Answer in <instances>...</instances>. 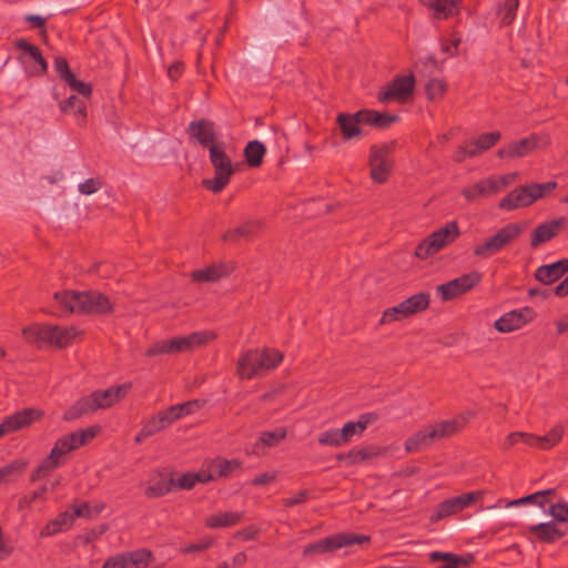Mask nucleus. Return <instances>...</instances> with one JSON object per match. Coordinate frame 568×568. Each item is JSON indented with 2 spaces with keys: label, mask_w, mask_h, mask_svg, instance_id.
<instances>
[{
  "label": "nucleus",
  "mask_w": 568,
  "mask_h": 568,
  "mask_svg": "<svg viewBox=\"0 0 568 568\" xmlns=\"http://www.w3.org/2000/svg\"><path fill=\"white\" fill-rule=\"evenodd\" d=\"M527 530L536 541L544 544H555L567 536V529L554 520L531 525Z\"/></svg>",
  "instance_id": "nucleus-23"
},
{
  "label": "nucleus",
  "mask_w": 568,
  "mask_h": 568,
  "mask_svg": "<svg viewBox=\"0 0 568 568\" xmlns=\"http://www.w3.org/2000/svg\"><path fill=\"white\" fill-rule=\"evenodd\" d=\"M16 47L28 54L30 60L33 62V67L31 70L32 75H42L48 70V63L45 59L43 58L40 49L32 43H29L24 39H19L16 42Z\"/></svg>",
  "instance_id": "nucleus-27"
},
{
  "label": "nucleus",
  "mask_w": 568,
  "mask_h": 568,
  "mask_svg": "<svg viewBox=\"0 0 568 568\" xmlns=\"http://www.w3.org/2000/svg\"><path fill=\"white\" fill-rule=\"evenodd\" d=\"M518 8V0H505L498 8V16L503 26L513 23Z\"/></svg>",
  "instance_id": "nucleus-46"
},
{
  "label": "nucleus",
  "mask_w": 568,
  "mask_h": 568,
  "mask_svg": "<svg viewBox=\"0 0 568 568\" xmlns=\"http://www.w3.org/2000/svg\"><path fill=\"white\" fill-rule=\"evenodd\" d=\"M22 334L29 343L48 344L64 348L72 343L78 335V331L74 326L34 324L26 327Z\"/></svg>",
  "instance_id": "nucleus-3"
},
{
  "label": "nucleus",
  "mask_w": 568,
  "mask_h": 568,
  "mask_svg": "<svg viewBox=\"0 0 568 568\" xmlns=\"http://www.w3.org/2000/svg\"><path fill=\"white\" fill-rule=\"evenodd\" d=\"M175 409L179 414V418H182L184 416L191 415L195 413L197 409H200L203 406V402L199 399L189 400L182 404L174 405Z\"/></svg>",
  "instance_id": "nucleus-57"
},
{
  "label": "nucleus",
  "mask_w": 568,
  "mask_h": 568,
  "mask_svg": "<svg viewBox=\"0 0 568 568\" xmlns=\"http://www.w3.org/2000/svg\"><path fill=\"white\" fill-rule=\"evenodd\" d=\"M528 186L531 193V197H534L535 202L538 199H542L550 194L557 187V183L555 181H548L545 183H532Z\"/></svg>",
  "instance_id": "nucleus-53"
},
{
  "label": "nucleus",
  "mask_w": 568,
  "mask_h": 568,
  "mask_svg": "<svg viewBox=\"0 0 568 568\" xmlns=\"http://www.w3.org/2000/svg\"><path fill=\"white\" fill-rule=\"evenodd\" d=\"M47 491H48V487L45 485H42L37 490H34L30 494L23 495L22 497H20V499L18 501V509L19 510L29 509V508H31L32 503H34L37 500L45 501L47 500V496H45Z\"/></svg>",
  "instance_id": "nucleus-47"
},
{
  "label": "nucleus",
  "mask_w": 568,
  "mask_h": 568,
  "mask_svg": "<svg viewBox=\"0 0 568 568\" xmlns=\"http://www.w3.org/2000/svg\"><path fill=\"white\" fill-rule=\"evenodd\" d=\"M524 230L525 226L521 223H508L476 244L473 254L481 260L490 258L517 240Z\"/></svg>",
  "instance_id": "nucleus-5"
},
{
  "label": "nucleus",
  "mask_w": 568,
  "mask_h": 568,
  "mask_svg": "<svg viewBox=\"0 0 568 568\" xmlns=\"http://www.w3.org/2000/svg\"><path fill=\"white\" fill-rule=\"evenodd\" d=\"M54 70L64 82L73 75L65 58L57 57L54 59Z\"/></svg>",
  "instance_id": "nucleus-62"
},
{
  "label": "nucleus",
  "mask_w": 568,
  "mask_h": 568,
  "mask_svg": "<svg viewBox=\"0 0 568 568\" xmlns=\"http://www.w3.org/2000/svg\"><path fill=\"white\" fill-rule=\"evenodd\" d=\"M94 407L92 404V399L90 394L87 396H82L78 400H75L64 413L63 419L67 422H72L81 418L82 416L93 414Z\"/></svg>",
  "instance_id": "nucleus-32"
},
{
  "label": "nucleus",
  "mask_w": 568,
  "mask_h": 568,
  "mask_svg": "<svg viewBox=\"0 0 568 568\" xmlns=\"http://www.w3.org/2000/svg\"><path fill=\"white\" fill-rule=\"evenodd\" d=\"M103 183L100 179H88L83 183H80L78 190L83 195H90L95 193L102 187Z\"/></svg>",
  "instance_id": "nucleus-61"
},
{
  "label": "nucleus",
  "mask_w": 568,
  "mask_h": 568,
  "mask_svg": "<svg viewBox=\"0 0 568 568\" xmlns=\"http://www.w3.org/2000/svg\"><path fill=\"white\" fill-rule=\"evenodd\" d=\"M244 518V511H221L205 518V526L211 529L234 527Z\"/></svg>",
  "instance_id": "nucleus-28"
},
{
  "label": "nucleus",
  "mask_w": 568,
  "mask_h": 568,
  "mask_svg": "<svg viewBox=\"0 0 568 568\" xmlns=\"http://www.w3.org/2000/svg\"><path fill=\"white\" fill-rule=\"evenodd\" d=\"M41 412L34 408H24L8 416L0 424V437L29 427L41 418Z\"/></svg>",
  "instance_id": "nucleus-17"
},
{
  "label": "nucleus",
  "mask_w": 568,
  "mask_h": 568,
  "mask_svg": "<svg viewBox=\"0 0 568 568\" xmlns=\"http://www.w3.org/2000/svg\"><path fill=\"white\" fill-rule=\"evenodd\" d=\"M402 308H404L407 317H410L417 313H420L428 308L429 306V294L428 293H418L415 294L405 301L400 302Z\"/></svg>",
  "instance_id": "nucleus-38"
},
{
  "label": "nucleus",
  "mask_w": 568,
  "mask_h": 568,
  "mask_svg": "<svg viewBox=\"0 0 568 568\" xmlns=\"http://www.w3.org/2000/svg\"><path fill=\"white\" fill-rule=\"evenodd\" d=\"M174 479L172 477L162 478L156 483L149 485L145 489V495L149 498H159L171 491L174 486Z\"/></svg>",
  "instance_id": "nucleus-43"
},
{
  "label": "nucleus",
  "mask_w": 568,
  "mask_h": 568,
  "mask_svg": "<svg viewBox=\"0 0 568 568\" xmlns=\"http://www.w3.org/2000/svg\"><path fill=\"white\" fill-rule=\"evenodd\" d=\"M434 434L435 433H433L430 425L424 427L406 439L405 450L407 453H415L423 447L429 446L434 440H436Z\"/></svg>",
  "instance_id": "nucleus-33"
},
{
  "label": "nucleus",
  "mask_w": 568,
  "mask_h": 568,
  "mask_svg": "<svg viewBox=\"0 0 568 568\" xmlns=\"http://www.w3.org/2000/svg\"><path fill=\"white\" fill-rule=\"evenodd\" d=\"M99 430L100 428L98 426H91L87 429H79L60 437L54 443L48 458L51 462L57 463V467H59L61 465V457L89 443L97 436Z\"/></svg>",
  "instance_id": "nucleus-11"
},
{
  "label": "nucleus",
  "mask_w": 568,
  "mask_h": 568,
  "mask_svg": "<svg viewBox=\"0 0 568 568\" xmlns=\"http://www.w3.org/2000/svg\"><path fill=\"white\" fill-rule=\"evenodd\" d=\"M565 223L564 217L555 219L549 222L539 224L531 233L530 246L538 247L558 235Z\"/></svg>",
  "instance_id": "nucleus-26"
},
{
  "label": "nucleus",
  "mask_w": 568,
  "mask_h": 568,
  "mask_svg": "<svg viewBox=\"0 0 568 568\" xmlns=\"http://www.w3.org/2000/svg\"><path fill=\"white\" fill-rule=\"evenodd\" d=\"M28 463L23 459H14L0 468V484L14 481L27 468Z\"/></svg>",
  "instance_id": "nucleus-41"
},
{
  "label": "nucleus",
  "mask_w": 568,
  "mask_h": 568,
  "mask_svg": "<svg viewBox=\"0 0 568 568\" xmlns=\"http://www.w3.org/2000/svg\"><path fill=\"white\" fill-rule=\"evenodd\" d=\"M265 146L262 142L250 141L244 149V158L248 166L258 168L262 164L265 154Z\"/></svg>",
  "instance_id": "nucleus-40"
},
{
  "label": "nucleus",
  "mask_w": 568,
  "mask_h": 568,
  "mask_svg": "<svg viewBox=\"0 0 568 568\" xmlns=\"http://www.w3.org/2000/svg\"><path fill=\"white\" fill-rule=\"evenodd\" d=\"M459 235L458 223L450 221L419 242L415 247L414 255L419 260H427L452 244Z\"/></svg>",
  "instance_id": "nucleus-8"
},
{
  "label": "nucleus",
  "mask_w": 568,
  "mask_h": 568,
  "mask_svg": "<svg viewBox=\"0 0 568 568\" xmlns=\"http://www.w3.org/2000/svg\"><path fill=\"white\" fill-rule=\"evenodd\" d=\"M474 185L476 187L477 194H479L480 197H488L498 193V186L497 182L495 181V176L480 180Z\"/></svg>",
  "instance_id": "nucleus-52"
},
{
  "label": "nucleus",
  "mask_w": 568,
  "mask_h": 568,
  "mask_svg": "<svg viewBox=\"0 0 568 568\" xmlns=\"http://www.w3.org/2000/svg\"><path fill=\"white\" fill-rule=\"evenodd\" d=\"M241 467L237 459H225L215 457L207 459L202 464L201 470L205 483L214 481L220 478H227L231 474Z\"/></svg>",
  "instance_id": "nucleus-16"
},
{
  "label": "nucleus",
  "mask_w": 568,
  "mask_h": 568,
  "mask_svg": "<svg viewBox=\"0 0 568 568\" xmlns=\"http://www.w3.org/2000/svg\"><path fill=\"white\" fill-rule=\"evenodd\" d=\"M534 318V311L530 307L514 310L505 313L495 323L494 327L500 333H510L521 328Z\"/></svg>",
  "instance_id": "nucleus-20"
},
{
  "label": "nucleus",
  "mask_w": 568,
  "mask_h": 568,
  "mask_svg": "<svg viewBox=\"0 0 568 568\" xmlns=\"http://www.w3.org/2000/svg\"><path fill=\"white\" fill-rule=\"evenodd\" d=\"M214 338V334L210 332H194L186 336H178L171 339H162L150 346L145 355L148 357L161 354H180L192 352L193 349L206 344Z\"/></svg>",
  "instance_id": "nucleus-6"
},
{
  "label": "nucleus",
  "mask_w": 568,
  "mask_h": 568,
  "mask_svg": "<svg viewBox=\"0 0 568 568\" xmlns=\"http://www.w3.org/2000/svg\"><path fill=\"white\" fill-rule=\"evenodd\" d=\"M74 520L75 518L69 508L65 511L59 514L54 519L50 520L41 530V536H52L58 532L68 530L73 525Z\"/></svg>",
  "instance_id": "nucleus-31"
},
{
  "label": "nucleus",
  "mask_w": 568,
  "mask_h": 568,
  "mask_svg": "<svg viewBox=\"0 0 568 568\" xmlns=\"http://www.w3.org/2000/svg\"><path fill=\"white\" fill-rule=\"evenodd\" d=\"M367 541H369V537L365 535H356L351 532L335 534L305 546L303 549V556L305 558H311L318 554L332 552L343 547Z\"/></svg>",
  "instance_id": "nucleus-10"
},
{
  "label": "nucleus",
  "mask_w": 568,
  "mask_h": 568,
  "mask_svg": "<svg viewBox=\"0 0 568 568\" xmlns=\"http://www.w3.org/2000/svg\"><path fill=\"white\" fill-rule=\"evenodd\" d=\"M464 510L458 497H452L439 503L430 515V521L436 523Z\"/></svg>",
  "instance_id": "nucleus-35"
},
{
  "label": "nucleus",
  "mask_w": 568,
  "mask_h": 568,
  "mask_svg": "<svg viewBox=\"0 0 568 568\" xmlns=\"http://www.w3.org/2000/svg\"><path fill=\"white\" fill-rule=\"evenodd\" d=\"M562 435L564 428L560 425H556L544 436H537L524 432H513L506 436L503 447L504 449H510L518 443H523L528 447L547 450L555 447L561 440Z\"/></svg>",
  "instance_id": "nucleus-9"
},
{
  "label": "nucleus",
  "mask_w": 568,
  "mask_h": 568,
  "mask_svg": "<svg viewBox=\"0 0 568 568\" xmlns=\"http://www.w3.org/2000/svg\"><path fill=\"white\" fill-rule=\"evenodd\" d=\"M429 100L440 99L446 91V83L439 79H430L425 87Z\"/></svg>",
  "instance_id": "nucleus-54"
},
{
  "label": "nucleus",
  "mask_w": 568,
  "mask_h": 568,
  "mask_svg": "<svg viewBox=\"0 0 568 568\" xmlns=\"http://www.w3.org/2000/svg\"><path fill=\"white\" fill-rule=\"evenodd\" d=\"M485 491L484 490H475L467 494H463L457 496L463 509L469 507L471 504H475L477 501H480L484 497Z\"/></svg>",
  "instance_id": "nucleus-63"
},
{
  "label": "nucleus",
  "mask_w": 568,
  "mask_h": 568,
  "mask_svg": "<svg viewBox=\"0 0 568 568\" xmlns=\"http://www.w3.org/2000/svg\"><path fill=\"white\" fill-rule=\"evenodd\" d=\"M481 281V273L471 271L436 287L437 295L442 301L447 302L459 297L471 291Z\"/></svg>",
  "instance_id": "nucleus-12"
},
{
  "label": "nucleus",
  "mask_w": 568,
  "mask_h": 568,
  "mask_svg": "<svg viewBox=\"0 0 568 568\" xmlns=\"http://www.w3.org/2000/svg\"><path fill=\"white\" fill-rule=\"evenodd\" d=\"M364 109L355 113H338L336 123L344 141H352L362 138V125H366Z\"/></svg>",
  "instance_id": "nucleus-18"
},
{
  "label": "nucleus",
  "mask_w": 568,
  "mask_h": 568,
  "mask_svg": "<svg viewBox=\"0 0 568 568\" xmlns=\"http://www.w3.org/2000/svg\"><path fill=\"white\" fill-rule=\"evenodd\" d=\"M555 493H556V490L552 489V488L545 489V490H539V491H536V493L530 494L528 496H525L524 500L526 501V504H536L539 507L545 508L546 497L555 495Z\"/></svg>",
  "instance_id": "nucleus-58"
},
{
  "label": "nucleus",
  "mask_w": 568,
  "mask_h": 568,
  "mask_svg": "<svg viewBox=\"0 0 568 568\" xmlns=\"http://www.w3.org/2000/svg\"><path fill=\"white\" fill-rule=\"evenodd\" d=\"M235 270L233 262L221 261L204 268L195 270L191 273V280L194 283H213L225 278Z\"/></svg>",
  "instance_id": "nucleus-21"
},
{
  "label": "nucleus",
  "mask_w": 568,
  "mask_h": 568,
  "mask_svg": "<svg viewBox=\"0 0 568 568\" xmlns=\"http://www.w3.org/2000/svg\"><path fill=\"white\" fill-rule=\"evenodd\" d=\"M209 158L214 170V176L203 180L202 183L207 190L216 194L222 192L230 183L231 178L235 173V168L225 152L224 142L212 145L209 151Z\"/></svg>",
  "instance_id": "nucleus-4"
},
{
  "label": "nucleus",
  "mask_w": 568,
  "mask_h": 568,
  "mask_svg": "<svg viewBox=\"0 0 568 568\" xmlns=\"http://www.w3.org/2000/svg\"><path fill=\"white\" fill-rule=\"evenodd\" d=\"M144 432L146 434H150V436L155 435L156 433L165 429L168 426L163 422L161 415L158 413L155 416H153L150 420H148L144 425Z\"/></svg>",
  "instance_id": "nucleus-60"
},
{
  "label": "nucleus",
  "mask_w": 568,
  "mask_h": 568,
  "mask_svg": "<svg viewBox=\"0 0 568 568\" xmlns=\"http://www.w3.org/2000/svg\"><path fill=\"white\" fill-rule=\"evenodd\" d=\"M501 138L500 132L494 131L488 133L480 134L477 139L474 141L479 146V149L485 152L489 149H491Z\"/></svg>",
  "instance_id": "nucleus-56"
},
{
  "label": "nucleus",
  "mask_w": 568,
  "mask_h": 568,
  "mask_svg": "<svg viewBox=\"0 0 568 568\" xmlns=\"http://www.w3.org/2000/svg\"><path fill=\"white\" fill-rule=\"evenodd\" d=\"M425 6L435 9L438 16L447 18L453 14L458 0H420Z\"/></svg>",
  "instance_id": "nucleus-45"
},
{
  "label": "nucleus",
  "mask_w": 568,
  "mask_h": 568,
  "mask_svg": "<svg viewBox=\"0 0 568 568\" xmlns=\"http://www.w3.org/2000/svg\"><path fill=\"white\" fill-rule=\"evenodd\" d=\"M318 443L323 446L339 447L345 444L341 429H329L322 433Z\"/></svg>",
  "instance_id": "nucleus-51"
},
{
  "label": "nucleus",
  "mask_w": 568,
  "mask_h": 568,
  "mask_svg": "<svg viewBox=\"0 0 568 568\" xmlns=\"http://www.w3.org/2000/svg\"><path fill=\"white\" fill-rule=\"evenodd\" d=\"M395 149L396 141L374 144L369 148V176L374 183L383 184L388 180L394 168Z\"/></svg>",
  "instance_id": "nucleus-7"
},
{
  "label": "nucleus",
  "mask_w": 568,
  "mask_h": 568,
  "mask_svg": "<svg viewBox=\"0 0 568 568\" xmlns=\"http://www.w3.org/2000/svg\"><path fill=\"white\" fill-rule=\"evenodd\" d=\"M534 203V197L528 185H521L510 191L500 200L498 207L505 211H513L519 207H526Z\"/></svg>",
  "instance_id": "nucleus-24"
},
{
  "label": "nucleus",
  "mask_w": 568,
  "mask_h": 568,
  "mask_svg": "<svg viewBox=\"0 0 568 568\" xmlns=\"http://www.w3.org/2000/svg\"><path fill=\"white\" fill-rule=\"evenodd\" d=\"M283 359L277 349H251L244 353L237 362V375L242 379H252L275 368Z\"/></svg>",
  "instance_id": "nucleus-2"
},
{
  "label": "nucleus",
  "mask_w": 568,
  "mask_h": 568,
  "mask_svg": "<svg viewBox=\"0 0 568 568\" xmlns=\"http://www.w3.org/2000/svg\"><path fill=\"white\" fill-rule=\"evenodd\" d=\"M54 307L57 312L53 314L59 316L70 314H109L113 310V305L109 297L98 291H58L53 295Z\"/></svg>",
  "instance_id": "nucleus-1"
},
{
  "label": "nucleus",
  "mask_w": 568,
  "mask_h": 568,
  "mask_svg": "<svg viewBox=\"0 0 568 568\" xmlns=\"http://www.w3.org/2000/svg\"><path fill=\"white\" fill-rule=\"evenodd\" d=\"M57 467V463L51 462L48 457L42 460V463L32 470L30 475V481L36 483L44 477H47L52 470Z\"/></svg>",
  "instance_id": "nucleus-55"
},
{
  "label": "nucleus",
  "mask_w": 568,
  "mask_h": 568,
  "mask_svg": "<svg viewBox=\"0 0 568 568\" xmlns=\"http://www.w3.org/2000/svg\"><path fill=\"white\" fill-rule=\"evenodd\" d=\"M70 510L72 511L74 518H92V510L88 503H74L70 506Z\"/></svg>",
  "instance_id": "nucleus-64"
},
{
  "label": "nucleus",
  "mask_w": 568,
  "mask_h": 568,
  "mask_svg": "<svg viewBox=\"0 0 568 568\" xmlns=\"http://www.w3.org/2000/svg\"><path fill=\"white\" fill-rule=\"evenodd\" d=\"M402 307L403 306L399 303L393 307L386 308L379 318V325H386L408 318L404 308Z\"/></svg>",
  "instance_id": "nucleus-49"
},
{
  "label": "nucleus",
  "mask_w": 568,
  "mask_h": 568,
  "mask_svg": "<svg viewBox=\"0 0 568 568\" xmlns=\"http://www.w3.org/2000/svg\"><path fill=\"white\" fill-rule=\"evenodd\" d=\"M366 125L377 129H386L399 120L397 114L381 113L375 110L364 109Z\"/></svg>",
  "instance_id": "nucleus-39"
},
{
  "label": "nucleus",
  "mask_w": 568,
  "mask_h": 568,
  "mask_svg": "<svg viewBox=\"0 0 568 568\" xmlns=\"http://www.w3.org/2000/svg\"><path fill=\"white\" fill-rule=\"evenodd\" d=\"M432 561H439V559H452L454 564L459 567H467L474 562V556L471 554L455 555L453 552L433 551L429 554Z\"/></svg>",
  "instance_id": "nucleus-42"
},
{
  "label": "nucleus",
  "mask_w": 568,
  "mask_h": 568,
  "mask_svg": "<svg viewBox=\"0 0 568 568\" xmlns=\"http://www.w3.org/2000/svg\"><path fill=\"white\" fill-rule=\"evenodd\" d=\"M59 106L63 113H73L80 125L85 123L87 104L82 99L71 95L67 100L61 101Z\"/></svg>",
  "instance_id": "nucleus-36"
},
{
  "label": "nucleus",
  "mask_w": 568,
  "mask_h": 568,
  "mask_svg": "<svg viewBox=\"0 0 568 568\" xmlns=\"http://www.w3.org/2000/svg\"><path fill=\"white\" fill-rule=\"evenodd\" d=\"M378 416L376 413H366L362 414L356 422H347L341 428L342 437L344 438L345 444H347L353 436L362 435L368 425L375 423Z\"/></svg>",
  "instance_id": "nucleus-29"
},
{
  "label": "nucleus",
  "mask_w": 568,
  "mask_h": 568,
  "mask_svg": "<svg viewBox=\"0 0 568 568\" xmlns=\"http://www.w3.org/2000/svg\"><path fill=\"white\" fill-rule=\"evenodd\" d=\"M187 133L191 140L209 150L212 145H217L221 142L216 139L215 124L206 119L192 121L189 124Z\"/></svg>",
  "instance_id": "nucleus-19"
},
{
  "label": "nucleus",
  "mask_w": 568,
  "mask_h": 568,
  "mask_svg": "<svg viewBox=\"0 0 568 568\" xmlns=\"http://www.w3.org/2000/svg\"><path fill=\"white\" fill-rule=\"evenodd\" d=\"M466 422H467V418L459 417V418L443 420L438 424L430 425V427H432L433 433H435L434 436L437 440V439L449 437V436L456 434L464 426V424Z\"/></svg>",
  "instance_id": "nucleus-37"
},
{
  "label": "nucleus",
  "mask_w": 568,
  "mask_h": 568,
  "mask_svg": "<svg viewBox=\"0 0 568 568\" xmlns=\"http://www.w3.org/2000/svg\"><path fill=\"white\" fill-rule=\"evenodd\" d=\"M568 273V258L559 260L552 264H545L535 271V278L544 285H550Z\"/></svg>",
  "instance_id": "nucleus-25"
},
{
  "label": "nucleus",
  "mask_w": 568,
  "mask_h": 568,
  "mask_svg": "<svg viewBox=\"0 0 568 568\" xmlns=\"http://www.w3.org/2000/svg\"><path fill=\"white\" fill-rule=\"evenodd\" d=\"M197 483L205 484L202 470L200 469L196 473H186L179 477L176 481V486L181 489L190 490Z\"/></svg>",
  "instance_id": "nucleus-50"
},
{
  "label": "nucleus",
  "mask_w": 568,
  "mask_h": 568,
  "mask_svg": "<svg viewBox=\"0 0 568 568\" xmlns=\"http://www.w3.org/2000/svg\"><path fill=\"white\" fill-rule=\"evenodd\" d=\"M547 513L552 517L555 523H558L562 527L564 524L568 523V500L559 498L549 506Z\"/></svg>",
  "instance_id": "nucleus-44"
},
{
  "label": "nucleus",
  "mask_w": 568,
  "mask_h": 568,
  "mask_svg": "<svg viewBox=\"0 0 568 568\" xmlns=\"http://www.w3.org/2000/svg\"><path fill=\"white\" fill-rule=\"evenodd\" d=\"M415 78L413 74L398 77L394 79L386 88L378 93L379 102L407 101L414 92Z\"/></svg>",
  "instance_id": "nucleus-15"
},
{
  "label": "nucleus",
  "mask_w": 568,
  "mask_h": 568,
  "mask_svg": "<svg viewBox=\"0 0 568 568\" xmlns=\"http://www.w3.org/2000/svg\"><path fill=\"white\" fill-rule=\"evenodd\" d=\"M261 230L260 221H247L234 229L226 231L223 235L224 241L239 242L241 240H251L257 235Z\"/></svg>",
  "instance_id": "nucleus-30"
},
{
  "label": "nucleus",
  "mask_w": 568,
  "mask_h": 568,
  "mask_svg": "<svg viewBox=\"0 0 568 568\" xmlns=\"http://www.w3.org/2000/svg\"><path fill=\"white\" fill-rule=\"evenodd\" d=\"M131 388V384L112 386L106 389H97L90 394L94 410L106 409L120 402Z\"/></svg>",
  "instance_id": "nucleus-22"
},
{
  "label": "nucleus",
  "mask_w": 568,
  "mask_h": 568,
  "mask_svg": "<svg viewBox=\"0 0 568 568\" xmlns=\"http://www.w3.org/2000/svg\"><path fill=\"white\" fill-rule=\"evenodd\" d=\"M381 455V448L367 446L361 449H352L348 453L339 454L337 459L345 460L347 465H356L364 460L372 459Z\"/></svg>",
  "instance_id": "nucleus-34"
},
{
  "label": "nucleus",
  "mask_w": 568,
  "mask_h": 568,
  "mask_svg": "<svg viewBox=\"0 0 568 568\" xmlns=\"http://www.w3.org/2000/svg\"><path fill=\"white\" fill-rule=\"evenodd\" d=\"M548 135L530 134L527 138L514 141L499 149L497 155L500 159L524 158L537 149H545L549 145Z\"/></svg>",
  "instance_id": "nucleus-13"
},
{
  "label": "nucleus",
  "mask_w": 568,
  "mask_h": 568,
  "mask_svg": "<svg viewBox=\"0 0 568 568\" xmlns=\"http://www.w3.org/2000/svg\"><path fill=\"white\" fill-rule=\"evenodd\" d=\"M65 83L75 92L81 94L84 98H88L92 93V88L89 83L82 82L75 78L73 74L71 78H69Z\"/></svg>",
  "instance_id": "nucleus-59"
},
{
  "label": "nucleus",
  "mask_w": 568,
  "mask_h": 568,
  "mask_svg": "<svg viewBox=\"0 0 568 568\" xmlns=\"http://www.w3.org/2000/svg\"><path fill=\"white\" fill-rule=\"evenodd\" d=\"M285 437L286 429L278 427L274 430L262 433L256 443V446L262 445L266 447H273L281 443Z\"/></svg>",
  "instance_id": "nucleus-48"
},
{
  "label": "nucleus",
  "mask_w": 568,
  "mask_h": 568,
  "mask_svg": "<svg viewBox=\"0 0 568 568\" xmlns=\"http://www.w3.org/2000/svg\"><path fill=\"white\" fill-rule=\"evenodd\" d=\"M154 556L149 549H136L109 557L102 568H146Z\"/></svg>",
  "instance_id": "nucleus-14"
}]
</instances>
